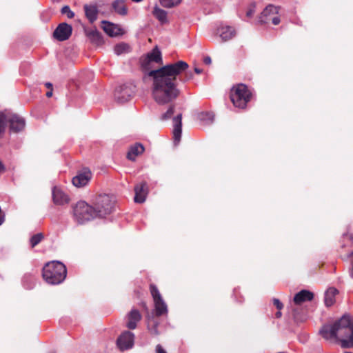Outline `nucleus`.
<instances>
[{"label": "nucleus", "instance_id": "42", "mask_svg": "<svg viewBox=\"0 0 353 353\" xmlns=\"http://www.w3.org/2000/svg\"><path fill=\"white\" fill-rule=\"evenodd\" d=\"M192 77V74L191 72H189V74L187 72L185 74V79H184V81L190 80Z\"/></svg>", "mask_w": 353, "mask_h": 353}, {"label": "nucleus", "instance_id": "18", "mask_svg": "<svg viewBox=\"0 0 353 353\" xmlns=\"http://www.w3.org/2000/svg\"><path fill=\"white\" fill-rule=\"evenodd\" d=\"M103 31L110 37L121 36L125 30L119 23H102Z\"/></svg>", "mask_w": 353, "mask_h": 353}, {"label": "nucleus", "instance_id": "37", "mask_svg": "<svg viewBox=\"0 0 353 353\" xmlns=\"http://www.w3.org/2000/svg\"><path fill=\"white\" fill-rule=\"evenodd\" d=\"M255 3H251L246 11V16L248 17H251L255 12Z\"/></svg>", "mask_w": 353, "mask_h": 353}, {"label": "nucleus", "instance_id": "3", "mask_svg": "<svg viewBox=\"0 0 353 353\" xmlns=\"http://www.w3.org/2000/svg\"><path fill=\"white\" fill-rule=\"evenodd\" d=\"M67 274L65 265L59 261L47 263L43 268V278L49 284L58 285L62 283Z\"/></svg>", "mask_w": 353, "mask_h": 353}, {"label": "nucleus", "instance_id": "15", "mask_svg": "<svg viewBox=\"0 0 353 353\" xmlns=\"http://www.w3.org/2000/svg\"><path fill=\"white\" fill-rule=\"evenodd\" d=\"M72 28L69 23H59L53 32V37L59 41H63L70 38Z\"/></svg>", "mask_w": 353, "mask_h": 353}, {"label": "nucleus", "instance_id": "19", "mask_svg": "<svg viewBox=\"0 0 353 353\" xmlns=\"http://www.w3.org/2000/svg\"><path fill=\"white\" fill-rule=\"evenodd\" d=\"M134 202L143 203L145 202L148 194V186L145 182H142L134 187Z\"/></svg>", "mask_w": 353, "mask_h": 353}, {"label": "nucleus", "instance_id": "36", "mask_svg": "<svg viewBox=\"0 0 353 353\" xmlns=\"http://www.w3.org/2000/svg\"><path fill=\"white\" fill-rule=\"evenodd\" d=\"M61 13L66 14L68 19H72L74 16V12H72L68 6H65L61 8Z\"/></svg>", "mask_w": 353, "mask_h": 353}, {"label": "nucleus", "instance_id": "17", "mask_svg": "<svg viewBox=\"0 0 353 353\" xmlns=\"http://www.w3.org/2000/svg\"><path fill=\"white\" fill-rule=\"evenodd\" d=\"M173 139L174 145L179 144L182 134V113H178L172 118Z\"/></svg>", "mask_w": 353, "mask_h": 353}, {"label": "nucleus", "instance_id": "50", "mask_svg": "<svg viewBox=\"0 0 353 353\" xmlns=\"http://www.w3.org/2000/svg\"><path fill=\"white\" fill-rule=\"evenodd\" d=\"M100 22L105 23V22H110V21H107V20H102V21H101Z\"/></svg>", "mask_w": 353, "mask_h": 353}, {"label": "nucleus", "instance_id": "30", "mask_svg": "<svg viewBox=\"0 0 353 353\" xmlns=\"http://www.w3.org/2000/svg\"><path fill=\"white\" fill-rule=\"evenodd\" d=\"M130 46L127 43H121L117 44L114 48V53L117 55H121L123 53H127L129 52Z\"/></svg>", "mask_w": 353, "mask_h": 353}, {"label": "nucleus", "instance_id": "2", "mask_svg": "<svg viewBox=\"0 0 353 353\" xmlns=\"http://www.w3.org/2000/svg\"><path fill=\"white\" fill-rule=\"evenodd\" d=\"M321 335L326 340H336L340 342L343 348L353 347V318L344 314L333 324L324 325L319 330Z\"/></svg>", "mask_w": 353, "mask_h": 353}, {"label": "nucleus", "instance_id": "41", "mask_svg": "<svg viewBox=\"0 0 353 353\" xmlns=\"http://www.w3.org/2000/svg\"><path fill=\"white\" fill-rule=\"evenodd\" d=\"M203 63L206 65H210L212 63V59L209 56L205 57L203 59Z\"/></svg>", "mask_w": 353, "mask_h": 353}, {"label": "nucleus", "instance_id": "21", "mask_svg": "<svg viewBox=\"0 0 353 353\" xmlns=\"http://www.w3.org/2000/svg\"><path fill=\"white\" fill-rule=\"evenodd\" d=\"M52 199L57 205H64L69 201L68 196L58 187H54L52 190Z\"/></svg>", "mask_w": 353, "mask_h": 353}, {"label": "nucleus", "instance_id": "48", "mask_svg": "<svg viewBox=\"0 0 353 353\" xmlns=\"http://www.w3.org/2000/svg\"><path fill=\"white\" fill-rule=\"evenodd\" d=\"M46 86L47 88H50L52 87V84L51 83L48 82V83H46Z\"/></svg>", "mask_w": 353, "mask_h": 353}, {"label": "nucleus", "instance_id": "20", "mask_svg": "<svg viewBox=\"0 0 353 353\" xmlns=\"http://www.w3.org/2000/svg\"><path fill=\"white\" fill-rule=\"evenodd\" d=\"M83 10L85 12V15L89 22H94L97 19V16L99 11L97 3L85 4L83 6Z\"/></svg>", "mask_w": 353, "mask_h": 353}, {"label": "nucleus", "instance_id": "33", "mask_svg": "<svg viewBox=\"0 0 353 353\" xmlns=\"http://www.w3.org/2000/svg\"><path fill=\"white\" fill-rule=\"evenodd\" d=\"M161 5L165 8H172L179 5L181 0H159Z\"/></svg>", "mask_w": 353, "mask_h": 353}, {"label": "nucleus", "instance_id": "23", "mask_svg": "<svg viewBox=\"0 0 353 353\" xmlns=\"http://www.w3.org/2000/svg\"><path fill=\"white\" fill-rule=\"evenodd\" d=\"M314 298V294L307 290H302L294 296V302L296 304H301L305 301H312Z\"/></svg>", "mask_w": 353, "mask_h": 353}, {"label": "nucleus", "instance_id": "11", "mask_svg": "<svg viewBox=\"0 0 353 353\" xmlns=\"http://www.w3.org/2000/svg\"><path fill=\"white\" fill-rule=\"evenodd\" d=\"M134 334L130 331H125L118 337L117 345L121 351L130 350L134 344Z\"/></svg>", "mask_w": 353, "mask_h": 353}, {"label": "nucleus", "instance_id": "12", "mask_svg": "<svg viewBox=\"0 0 353 353\" xmlns=\"http://www.w3.org/2000/svg\"><path fill=\"white\" fill-rule=\"evenodd\" d=\"M8 123H9L10 130L13 133L21 132L26 126L25 119L17 114L7 112Z\"/></svg>", "mask_w": 353, "mask_h": 353}, {"label": "nucleus", "instance_id": "6", "mask_svg": "<svg viewBox=\"0 0 353 353\" xmlns=\"http://www.w3.org/2000/svg\"><path fill=\"white\" fill-rule=\"evenodd\" d=\"M113 208L114 201L107 194L99 195L94 207L96 216L99 218H103L110 214Z\"/></svg>", "mask_w": 353, "mask_h": 353}, {"label": "nucleus", "instance_id": "4", "mask_svg": "<svg viewBox=\"0 0 353 353\" xmlns=\"http://www.w3.org/2000/svg\"><path fill=\"white\" fill-rule=\"evenodd\" d=\"M230 97L235 107L243 109L250 101L252 92L246 85L240 83L231 89Z\"/></svg>", "mask_w": 353, "mask_h": 353}, {"label": "nucleus", "instance_id": "29", "mask_svg": "<svg viewBox=\"0 0 353 353\" xmlns=\"http://www.w3.org/2000/svg\"><path fill=\"white\" fill-rule=\"evenodd\" d=\"M8 123L7 112L0 111V137L4 134Z\"/></svg>", "mask_w": 353, "mask_h": 353}, {"label": "nucleus", "instance_id": "8", "mask_svg": "<svg viewBox=\"0 0 353 353\" xmlns=\"http://www.w3.org/2000/svg\"><path fill=\"white\" fill-rule=\"evenodd\" d=\"M135 93V86L132 83H127L117 86L114 90V99L118 103L128 101Z\"/></svg>", "mask_w": 353, "mask_h": 353}, {"label": "nucleus", "instance_id": "10", "mask_svg": "<svg viewBox=\"0 0 353 353\" xmlns=\"http://www.w3.org/2000/svg\"><path fill=\"white\" fill-rule=\"evenodd\" d=\"M280 7L272 4L267 6L261 13L258 22H280Z\"/></svg>", "mask_w": 353, "mask_h": 353}, {"label": "nucleus", "instance_id": "22", "mask_svg": "<svg viewBox=\"0 0 353 353\" xmlns=\"http://www.w3.org/2000/svg\"><path fill=\"white\" fill-rule=\"evenodd\" d=\"M126 326L130 330H134L137 327V324L141 319V315L139 310L132 309L127 316Z\"/></svg>", "mask_w": 353, "mask_h": 353}, {"label": "nucleus", "instance_id": "25", "mask_svg": "<svg viewBox=\"0 0 353 353\" xmlns=\"http://www.w3.org/2000/svg\"><path fill=\"white\" fill-rule=\"evenodd\" d=\"M338 292L335 288H330L325 291L324 301L327 307H330L335 303V296Z\"/></svg>", "mask_w": 353, "mask_h": 353}, {"label": "nucleus", "instance_id": "7", "mask_svg": "<svg viewBox=\"0 0 353 353\" xmlns=\"http://www.w3.org/2000/svg\"><path fill=\"white\" fill-rule=\"evenodd\" d=\"M150 290L154 301L155 316H161L167 314L168 312L167 304L163 299L157 287L154 284H151Z\"/></svg>", "mask_w": 353, "mask_h": 353}, {"label": "nucleus", "instance_id": "5", "mask_svg": "<svg viewBox=\"0 0 353 353\" xmlns=\"http://www.w3.org/2000/svg\"><path fill=\"white\" fill-rule=\"evenodd\" d=\"M73 215L76 221L79 224H83L97 218L94 207L83 201L77 203L73 208Z\"/></svg>", "mask_w": 353, "mask_h": 353}, {"label": "nucleus", "instance_id": "47", "mask_svg": "<svg viewBox=\"0 0 353 353\" xmlns=\"http://www.w3.org/2000/svg\"><path fill=\"white\" fill-rule=\"evenodd\" d=\"M281 316V312L280 311H278L276 313V318H280Z\"/></svg>", "mask_w": 353, "mask_h": 353}, {"label": "nucleus", "instance_id": "16", "mask_svg": "<svg viewBox=\"0 0 353 353\" xmlns=\"http://www.w3.org/2000/svg\"><path fill=\"white\" fill-rule=\"evenodd\" d=\"M83 29L87 38L92 45L101 46L104 43L103 35L95 28L83 26Z\"/></svg>", "mask_w": 353, "mask_h": 353}, {"label": "nucleus", "instance_id": "13", "mask_svg": "<svg viewBox=\"0 0 353 353\" xmlns=\"http://www.w3.org/2000/svg\"><path fill=\"white\" fill-rule=\"evenodd\" d=\"M152 62L161 63L162 57L161 52L158 48L155 47L151 52L147 54L146 57L141 61V66L143 69L146 72L150 69V64Z\"/></svg>", "mask_w": 353, "mask_h": 353}, {"label": "nucleus", "instance_id": "27", "mask_svg": "<svg viewBox=\"0 0 353 353\" xmlns=\"http://www.w3.org/2000/svg\"><path fill=\"white\" fill-rule=\"evenodd\" d=\"M199 118L205 124L209 125L213 123L214 119V114L211 112H204L199 114Z\"/></svg>", "mask_w": 353, "mask_h": 353}, {"label": "nucleus", "instance_id": "44", "mask_svg": "<svg viewBox=\"0 0 353 353\" xmlns=\"http://www.w3.org/2000/svg\"><path fill=\"white\" fill-rule=\"evenodd\" d=\"M194 72L196 74H201L202 72V70L199 68H194Z\"/></svg>", "mask_w": 353, "mask_h": 353}, {"label": "nucleus", "instance_id": "46", "mask_svg": "<svg viewBox=\"0 0 353 353\" xmlns=\"http://www.w3.org/2000/svg\"><path fill=\"white\" fill-rule=\"evenodd\" d=\"M52 95V90H50L49 92H47V93H46V97H50Z\"/></svg>", "mask_w": 353, "mask_h": 353}, {"label": "nucleus", "instance_id": "45", "mask_svg": "<svg viewBox=\"0 0 353 353\" xmlns=\"http://www.w3.org/2000/svg\"><path fill=\"white\" fill-rule=\"evenodd\" d=\"M5 169V167L3 164V163L0 161V172L3 171Z\"/></svg>", "mask_w": 353, "mask_h": 353}, {"label": "nucleus", "instance_id": "38", "mask_svg": "<svg viewBox=\"0 0 353 353\" xmlns=\"http://www.w3.org/2000/svg\"><path fill=\"white\" fill-rule=\"evenodd\" d=\"M273 304L279 310H281L283 307V303L278 299L276 298L273 299Z\"/></svg>", "mask_w": 353, "mask_h": 353}, {"label": "nucleus", "instance_id": "34", "mask_svg": "<svg viewBox=\"0 0 353 353\" xmlns=\"http://www.w3.org/2000/svg\"><path fill=\"white\" fill-rule=\"evenodd\" d=\"M32 277L30 275H25L23 278V285L26 288L31 289L34 287V283L32 282Z\"/></svg>", "mask_w": 353, "mask_h": 353}, {"label": "nucleus", "instance_id": "35", "mask_svg": "<svg viewBox=\"0 0 353 353\" xmlns=\"http://www.w3.org/2000/svg\"><path fill=\"white\" fill-rule=\"evenodd\" d=\"M158 326H159V323L157 321H154V323L152 325H148V328L151 334L154 335V336L159 335L160 332L158 330Z\"/></svg>", "mask_w": 353, "mask_h": 353}, {"label": "nucleus", "instance_id": "14", "mask_svg": "<svg viewBox=\"0 0 353 353\" xmlns=\"http://www.w3.org/2000/svg\"><path fill=\"white\" fill-rule=\"evenodd\" d=\"M92 178V172L88 168H83L72 178V184L77 188L86 185Z\"/></svg>", "mask_w": 353, "mask_h": 353}, {"label": "nucleus", "instance_id": "31", "mask_svg": "<svg viewBox=\"0 0 353 353\" xmlns=\"http://www.w3.org/2000/svg\"><path fill=\"white\" fill-rule=\"evenodd\" d=\"M44 239L42 233H37L32 236L30 239V244L32 248H34Z\"/></svg>", "mask_w": 353, "mask_h": 353}, {"label": "nucleus", "instance_id": "1", "mask_svg": "<svg viewBox=\"0 0 353 353\" xmlns=\"http://www.w3.org/2000/svg\"><path fill=\"white\" fill-rule=\"evenodd\" d=\"M189 68L184 61H178L157 70L148 71V76L153 79V97L156 102L163 105L172 102L180 94L176 88L177 76Z\"/></svg>", "mask_w": 353, "mask_h": 353}, {"label": "nucleus", "instance_id": "9", "mask_svg": "<svg viewBox=\"0 0 353 353\" xmlns=\"http://www.w3.org/2000/svg\"><path fill=\"white\" fill-rule=\"evenodd\" d=\"M212 27L213 34L219 36L223 41H227L233 38L236 32L233 26L227 23H214Z\"/></svg>", "mask_w": 353, "mask_h": 353}, {"label": "nucleus", "instance_id": "28", "mask_svg": "<svg viewBox=\"0 0 353 353\" xmlns=\"http://www.w3.org/2000/svg\"><path fill=\"white\" fill-rule=\"evenodd\" d=\"M152 14L160 22H164L166 19L167 12L157 6L154 8Z\"/></svg>", "mask_w": 353, "mask_h": 353}, {"label": "nucleus", "instance_id": "43", "mask_svg": "<svg viewBox=\"0 0 353 353\" xmlns=\"http://www.w3.org/2000/svg\"><path fill=\"white\" fill-rule=\"evenodd\" d=\"M343 238L345 239H352V234H343Z\"/></svg>", "mask_w": 353, "mask_h": 353}, {"label": "nucleus", "instance_id": "24", "mask_svg": "<svg viewBox=\"0 0 353 353\" xmlns=\"http://www.w3.org/2000/svg\"><path fill=\"white\" fill-rule=\"evenodd\" d=\"M144 151V148L141 143H136L131 146L127 153V158L129 160L134 161L136 157L142 154Z\"/></svg>", "mask_w": 353, "mask_h": 353}, {"label": "nucleus", "instance_id": "40", "mask_svg": "<svg viewBox=\"0 0 353 353\" xmlns=\"http://www.w3.org/2000/svg\"><path fill=\"white\" fill-rule=\"evenodd\" d=\"M157 353H166L165 350L162 347L161 345H157L156 347Z\"/></svg>", "mask_w": 353, "mask_h": 353}, {"label": "nucleus", "instance_id": "49", "mask_svg": "<svg viewBox=\"0 0 353 353\" xmlns=\"http://www.w3.org/2000/svg\"><path fill=\"white\" fill-rule=\"evenodd\" d=\"M353 255V251H350L347 253V258H350Z\"/></svg>", "mask_w": 353, "mask_h": 353}, {"label": "nucleus", "instance_id": "39", "mask_svg": "<svg viewBox=\"0 0 353 353\" xmlns=\"http://www.w3.org/2000/svg\"><path fill=\"white\" fill-rule=\"evenodd\" d=\"M293 317H294V321H296L297 322L303 321L305 319V318L304 316L299 317L295 311L293 313Z\"/></svg>", "mask_w": 353, "mask_h": 353}, {"label": "nucleus", "instance_id": "26", "mask_svg": "<svg viewBox=\"0 0 353 353\" xmlns=\"http://www.w3.org/2000/svg\"><path fill=\"white\" fill-rule=\"evenodd\" d=\"M112 8L118 14H127L128 9L123 0H114L112 3Z\"/></svg>", "mask_w": 353, "mask_h": 353}, {"label": "nucleus", "instance_id": "32", "mask_svg": "<svg viewBox=\"0 0 353 353\" xmlns=\"http://www.w3.org/2000/svg\"><path fill=\"white\" fill-rule=\"evenodd\" d=\"M174 108H175L174 104L170 105V107L168 108L167 111L161 114L160 119L161 121H168L170 119H171L174 114Z\"/></svg>", "mask_w": 353, "mask_h": 353}]
</instances>
